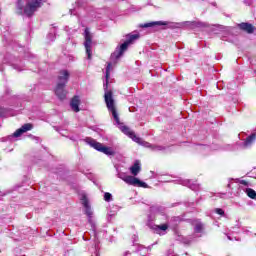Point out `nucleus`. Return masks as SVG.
<instances>
[{
    "label": "nucleus",
    "instance_id": "f257e3e1",
    "mask_svg": "<svg viewBox=\"0 0 256 256\" xmlns=\"http://www.w3.org/2000/svg\"><path fill=\"white\" fill-rule=\"evenodd\" d=\"M105 103L107 106L108 111H111L112 117H114V120L119 125V114H117V108L115 107V100L113 99V91L109 90L105 92L104 95Z\"/></svg>",
    "mask_w": 256,
    "mask_h": 256
},
{
    "label": "nucleus",
    "instance_id": "f03ea898",
    "mask_svg": "<svg viewBox=\"0 0 256 256\" xmlns=\"http://www.w3.org/2000/svg\"><path fill=\"white\" fill-rule=\"evenodd\" d=\"M44 3L45 0H27L24 6V15H26V17H31L32 15H35V12L38 9H41Z\"/></svg>",
    "mask_w": 256,
    "mask_h": 256
},
{
    "label": "nucleus",
    "instance_id": "7ed1b4c3",
    "mask_svg": "<svg viewBox=\"0 0 256 256\" xmlns=\"http://www.w3.org/2000/svg\"><path fill=\"white\" fill-rule=\"evenodd\" d=\"M84 39H85L84 47L86 50V54L88 56V59L91 60L93 57V53H92L93 35L89 31V28H85L84 30Z\"/></svg>",
    "mask_w": 256,
    "mask_h": 256
},
{
    "label": "nucleus",
    "instance_id": "20e7f679",
    "mask_svg": "<svg viewBox=\"0 0 256 256\" xmlns=\"http://www.w3.org/2000/svg\"><path fill=\"white\" fill-rule=\"evenodd\" d=\"M90 147H93V149H96V151H99L100 153H104V155H115V152L113 149L107 146H103L101 142H97V140H90L89 141Z\"/></svg>",
    "mask_w": 256,
    "mask_h": 256
},
{
    "label": "nucleus",
    "instance_id": "39448f33",
    "mask_svg": "<svg viewBox=\"0 0 256 256\" xmlns=\"http://www.w3.org/2000/svg\"><path fill=\"white\" fill-rule=\"evenodd\" d=\"M122 180L128 185H133V187H142L143 189H147V187H149L147 183L139 180V178L135 176H125Z\"/></svg>",
    "mask_w": 256,
    "mask_h": 256
},
{
    "label": "nucleus",
    "instance_id": "423d86ee",
    "mask_svg": "<svg viewBox=\"0 0 256 256\" xmlns=\"http://www.w3.org/2000/svg\"><path fill=\"white\" fill-rule=\"evenodd\" d=\"M69 77H71L69 70H60L58 73V83L57 84L67 86V84L69 83Z\"/></svg>",
    "mask_w": 256,
    "mask_h": 256
},
{
    "label": "nucleus",
    "instance_id": "0eeeda50",
    "mask_svg": "<svg viewBox=\"0 0 256 256\" xmlns=\"http://www.w3.org/2000/svg\"><path fill=\"white\" fill-rule=\"evenodd\" d=\"M82 205L85 208V215H87L89 221L91 222V218L93 217V210H91V205H89V198H87V195H82L81 198Z\"/></svg>",
    "mask_w": 256,
    "mask_h": 256
},
{
    "label": "nucleus",
    "instance_id": "6e6552de",
    "mask_svg": "<svg viewBox=\"0 0 256 256\" xmlns=\"http://www.w3.org/2000/svg\"><path fill=\"white\" fill-rule=\"evenodd\" d=\"M64 84H57L55 88V95L60 99V101H65L67 99V90H65Z\"/></svg>",
    "mask_w": 256,
    "mask_h": 256
},
{
    "label": "nucleus",
    "instance_id": "1a4fd4ad",
    "mask_svg": "<svg viewBox=\"0 0 256 256\" xmlns=\"http://www.w3.org/2000/svg\"><path fill=\"white\" fill-rule=\"evenodd\" d=\"M127 49H129V45L126 42H124L123 44L120 45L118 50H115L111 54V59H120L121 57H123V53H125Z\"/></svg>",
    "mask_w": 256,
    "mask_h": 256
},
{
    "label": "nucleus",
    "instance_id": "9d476101",
    "mask_svg": "<svg viewBox=\"0 0 256 256\" xmlns=\"http://www.w3.org/2000/svg\"><path fill=\"white\" fill-rule=\"evenodd\" d=\"M239 29H241V31H245V33H248L249 35H251V33L255 32V26H253V24L247 23V22H242L240 24H238Z\"/></svg>",
    "mask_w": 256,
    "mask_h": 256
},
{
    "label": "nucleus",
    "instance_id": "9b49d317",
    "mask_svg": "<svg viewBox=\"0 0 256 256\" xmlns=\"http://www.w3.org/2000/svg\"><path fill=\"white\" fill-rule=\"evenodd\" d=\"M79 105H81V100L79 99V96H74L71 99L70 107L72 110H74L75 113H79V111H81L79 109Z\"/></svg>",
    "mask_w": 256,
    "mask_h": 256
},
{
    "label": "nucleus",
    "instance_id": "f8f14e48",
    "mask_svg": "<svg viewBox=\"0 0 256 256\" xmlns=\"http://www.w3.org/2000/svg\"><path fill=\"white\" fill-rule=\"evenodd\" d=\"M170 23L167 22V21H156V22H149V23H145V24H141L140 27H142V29H147L149 27H155V25H164V26H167L169 25Z\"/></svg>",
    "mask_w": 256,
    "mask_h": 256
},
{
    "label": "nucleus",
    "instance_id": "ddd939ff",
    "mask_svg": "<svg viewBox=\"0 0 256 256\" xmlns=\"http://www.w3.org/2000/svg\"><path fill=\"white\" fill-rule=\"evenodd\" d=\"M111 67H112L111 62H108L107 67H106V75H105L106 82L104 84L105 91H107V89H109V78L111 77Z\"/></svg>",
    "mask_w": 256,
    "mask_h": 256
},
{
    "label": "nucleus",
    "instance_id": "4468645a",
    "mask_svg": "<svg viewBox=\"0 0 256 256\" xmlns=\"http://www.w3.org/2000/svg\"><path fill=\"white\" fill-rule=\"evenodd\" d=\"M127 40L125 41L128 45H133L137 39L141 37L139 33L136 34H127Z\"/></svg>",
    "mask_w": 256,
    "mask_h": 256
},
{
    "label": "nucleus",
    "instance_id": "2eb2a0df",
    "mask_svg": "<svg viewBox=\"0 0 256 256\" xmlns=\"http://www.w3.org/2000/svg\"><path fill=\"white\" fill-rule=\"evenodd\" d=\"M256 141V133H252L244 141V147H251Z\"/></svg>",
    "mask_w": 256,
    "mask_h": 256
},
{
    "label": "nucleus",
    "instance_id": "dca6fc26",
    "mask_svg": "<svg viewBox=\"0 0 256 256\" xmlns=\"http://www.w3.org/2000/svg\"><path fill=\"white\" fill-rule=\"evenodd\" d=\"M23 5H24L23 0H17V2H16L17 15H23V13H25V7Z\"/></svg>",
    "mask_w": 256,
    "mask_h": 256
},
{
    "label": "nucleus",
    "instance_id": "f3484780",
    "mask_svg": "<svg viewBox=\"0 0 256 256\" xmlns=\"http://www.w3.org/2000/svg\"><path fill=\"white\" fill-rule=\"evenodd\" d=\"M141 171V165L139 164V161H136L133 166L130 167V172L132 173V175H134V177H136V175H139V172Z\"/></svg>",
    "mask_w": 256,
    "mask_h": 256
},
{
    "label": "nucleus",
    "instance_id": "a211bd4d",
    "mask_svg": "<svg viewBox=\"0 0 256 256\" xmlns=\"http://www.w3.org/2000/svg\"><path fill=\"white\" fill-rule=\"evenodd\" d=\"M121 131H122V133H124V135H128V137H131V135H134L131 128L127 127V126H122Z\"/></svg>",
    "mask_w": 256,
    "mask_h": 256
},
{
    "label": "nucleus",
    "instance_id": "6ab92c4d",
    "mask_svg": "<svg viewBox=\"0 0 256 256\" xmlns=\"http://www.w3.org/2000/svg\"><path fill=\"white\" fill-rule=\"evenodd\" d=\"M246 194L250 199H255L256 198V191L253 190L252 188H247L246 189Z\"/></svg>",
    "mask_w": 256,
    "mask_h": 256
},
{
    "label": "nucleus",
    "instance_id": "aec40b11",
    "mask_svg": "<svg viewBox=\"0 0 256 256\" xmlns=\"http://www.w3.org/2000/svg\"><path fill=\"white\" fill-rule=\"evenodd\" d=\"M22 131L24 132V133H27V131H31L32 129H33V124H31V123H26V124H24V125H22Z\"/></svg>",
    "mask_w": 256,
    "mask_h": 256
},
{
    "label": "nucleus",
    "instance_id": "412c9836",
    "mask_svg": "<svg viewBox=\"0 0 256 256\" xmlns=\"http://www.w3.org/2000/svg\"><path fill=\"white\" fill-rule=\"evenodd\" d=\"M194 231H195V233H202L203 232V224H201V223L196 224L194 227Z\"/></svg>",
    "mask_w": 256,
    "mask_h": 256
},
{
    "label": "nucleus",
    "instance_id": "4be33fe9",
    "mask_svg": "<svg viewBox=\"0 0 256 256\" xmlns=\"http://www.w3.org/2000/svg\"><path fill=\"white\" fill-rule=\"evenodd\" d=\"M23 133H25L23 129L19 128L13 133V137H21Z\"/></svg>",
    "mask_w": 256,
    "mask_h": 256
},
{
    "label": "nucleus",
    "instance_id": "5701e85b",
    "mask_svg": "<svg viewBox=\"0 0 256 256\" xmlns=\"http://www.w3.org/2000/svg\"><path fill=\"white\" fill-rule=\"evenodd\" d=\"M157 229H160V231H167L169 229V224H161L156 226Z\"/></svg>",
    "mask_w": 256,
    "mask_h": 256
},
{
    "label": "nucleus",
    "instance_id": "b1692460",
    "mask_svg": "<svg viewBox=\"0 0 256 256\" xmlns=\"http://www.w3.org/2000/svg\"><path fill=\"white\" fill-rule=\"evenodd\" d=\"M130 139L134 140L135 143H141V138L137 137L135 132H133V135H130Z\"/></svg>",
    "mask_w": 256,
    "mask_h": 256
},
{
    "label": "nucleus",
    "instance_id": "393cba45",
    "mask_svg": "<svg viewBox=\"0 0 256 256\" xmlns=\"http://www.w3.org/2000/svg\"><path fill=\"white\" fill-rule=\"evenodd\" d=\"M104 200L109 203V201H111V193L106 192V193L104 194Z\"/></svg>",
    "mask_w": 256,
    "mask_h": 256
},
{
    "label": "nucleus",
    "instance_id": "a878e982",
    "mask_svg": "<svg viewBox=\"0 0 256 256\" xmlns=\"http://www.w3.org/2000/svg\"><path fill=\"white\" fill-rule=\"evenodd\" d=\"M215 213H217V215H221V216L225 215V211L221 208H216Z\"/></svg>",
    "mask_w": 256,
    "mask_h": 256
},
{
    "label": "nucleus",
    "instance_id": "bb28decb",
    "mask_svg": "<svg viewBox=\"0 0 256 256\" xmlns=\"http://www.w3.org/2000/svg\"><path fill=\"white\" fill-rule=\"evenodd\" d=\"M240 185H244L245 187H249V182L247 180H240Z\"/></svg>",
    "mask_w": 256,
    "mask_h": 256
},
{
    "label": "nucleus",
    "instance_id": "cd10ccee",
    "mask_svg": "<svg viewBox=\"0 0 256 256\" xmlns=\"http://www.w3.org/2000/svg\"><path fill=\"white\" fill-rule=\"evenodd\" d=\"M173 26H169V28L171 29Z\"/></svg>",
    "mask_w": 256,
    "mask_h": 256
}]
</instances>
